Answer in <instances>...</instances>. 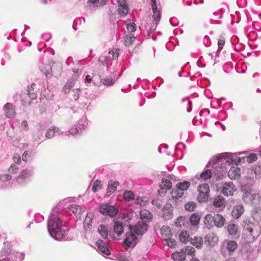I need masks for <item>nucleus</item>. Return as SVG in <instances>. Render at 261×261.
I'll return each mask as SVG.
<instances>
[{
	"label": "nucleus",
	"instance_id": "nucleus-1",
	"mask_svg": "<svg viewBox=\"0 0 261 261\" xmlns=\"http://www.w3.org/2000/svg\"><path fill=\"white\" fill-rule=\"evenodd\" d=\"M48 229L51 236L57 240H61L66 235L68 228L65 223L58 216H51L48 220Z\"/></svg>",
	"mask_w": 261,
	"mask_h": 261
},
{
	"label": "nucleus",
	"instance_id": "nucleus-2",
	"mask_svg": "<svg viewBox=\"0 0 261 261\" xmlns=\"http://www.w3.org/2000/svg\"><path fill=\"white\" fill-rule=\"evenodd\" d=\"M242 198L246 203L256 204L259 202L260 196L259 193L249 190L244 193Z\"/></svg>",
	"mask_w": 261,
	"mask_h": 261
},
{
	"label": "nucleus",
	"instance_id": "nucleus-3",
	"mask_svg": "<svg viewBox=\"0 0 261 261\" xmlns=\"http://www.w3.org/2000/svg\"><path fill=\"white\" fill-rule=\"evenodd\" d=\"M199 194L198 199L200 202H206L209 198L210 187L208 184H203L200 185L198 187Z\"/></svg>",
	"mask_w": 261,
	"mask_h": 261
},
{
	"label": "nucleus",
	"instance_id": "nucleus-4",
	"mask_svg": "<svg viewBox=\"0 0 261 261\" xmlns=\"http://www.w3.org/2000/svg\"><path fill=\"white\" fill-rule=\"evenodd\" d=\"M130 231L126 232L124 244L127 248L134 247L137 244V238L133 232V227L129 226Z\"/></svg>",
	"mask_w": 261,
	"mask_h": 261
},
{
	"label": "nucleus",
	"instance_id": "nucleus-5",
	"mask_svg": "<svg viewBox=\"0 0 261 261\" xmlns=\"http://www.w3.org/2000/svg\"><path fill=\"white\" fill-rule=\"evenodd\" d=\"M237 191L236 186L232 182H225L221 189V192L225 196H232Z\"/></svg>",
	"mask_w": 261,
	"mask_h": 261
},
{
	"label": "nucleus",
	"instance_id": "nucleus-6",
	"mask_svg": "<svg viewBox=\"0 0 261 261\" xmlns=\"http://www.w3.org/2000/svg\"><path fill=\"white\" fill-rule=\"evenodd\" d=\"M100 212L103 214L114 217L118 213V210L113 205H110L108 204H102L100 205Z\"/></svg>",
	"mask_w": 261,
	"mask_h": 261
},
{
	"label": "nucleus",
	"instance_id": "nucleus-7",
	"mask_svg": "<svg viewBox=\"0 0 261 261\" xmlns=\"http://www.w3.org/2000/svg\"><path fill=\"white\" fill-rule=\"evenodd\" d=\"M148 228V225L146 222L140 221L133 227L134 233L137 235H142L146 232Z\"/></svg>",
	"mask_w": 261,
	"mask_h": 261
},
{
	"label": "nucleus",
	"instance_id": "nucleus-8",
	"mask_svg": "<svg viewBox=\"0 0 261 261\" xmlns=\"http://www.w3.org/2000/svg\"><path fill=\"white\" fill-rule=\"evenodd\" d=\"M246 239L248 242L253 241L256 238L259 236V232L258 231H254V229L248 226L245 230Z\"/></svg>",
	"mask_w": 261,
	"mask_h": 261
},
{
	"label": "nucleus",
	"instance_id": "nucleus-9",
	"mask_svg": "<svg viewBox=\"0 0 261 261\" xmlns=\"http://www.w3.org/2000/svg\"><path fill=\"white\" fill-rule=\"evenodd\" d=\"M119 4L118 8V12L119 14L122 16H125L128 12V7L126 4L125 0H118Z\"/></svg>",
	"mask_w": 261,
	"mask_h": 261
},
{
	"label": "nucleus",
	"instance_id": "nucleus-10",
	"mask_svg": "<svg viewBox=\"0 0 261 261\" xmlns=\"http://www.w3.org/2000/svg\"><path fill=\"white\" fill-rule=\"evenodd\" d=\"M68 208L74 214L77 219H81V216L84 212L81 206L73 204H70Z\"/></svg>",
	"mask_w": 261,
	"mask_h": 261
},
{
	"label": "nucleus",
	"instance_id": "nucleus-11",
	"mask_svg": "<svg viewBox=\"0 0 261 261\" xmlns=\"http://www.w3.org/2000/svg\"><path fill=\"white\" fill-rule=\"evenodd\" d=\"M218 240V237L214 233H210L205 237V243L210 246H214Z\"/></svg>",
	"mask_w": 261,
	"mask_h": 261
},
{
	"label": "nucleus",
	"instance_id": "nucleus-12",
	"mask_svg": "<svg viewBox=\"0 0 261 261\" xmlns=\"http://www.w3.org/2000/svg\"><path fill=\"white\" fill-rule=\"evenodd\" d=\"M5 115L8 118L14 117L16 115L15 108L12 103H7L4 106Z\"/></svg>",
	"mask_w": 261,
	"mask_h": 261
},
{
	"label": "nucleus",
	"instance_id": "nucleus-13",
	"mask_svg": "<svg viewBox=\"0 0 261 261\" xmlns=\"http://www.w3.org/2000/svg\"><path fill=\"white\" fill-rule=\"evenodd\" d=\"M93 215L91 212H88L84 221V227L86 231H91L92 229L91 223Z\"/></svg>",
	"mask_w": 261,
	"mask_h": 261
},
{
	"label": "nucleus",
	"instance_id": "nucleus-14",
	"mask_svg": "<svg viewBox=\"0 0 261 261\" xmlns=\"http://www.w3.org/2000/svg\"><path fill=\"white\" fill-rule=\"evenodd\" d=\"M228 176L231 179H236L240 177L241 171L238 167H232L228 172Z\"/></svg>",
	"mask_w": 261,
	"mask_h": 261
},
{
	"label": "nucleus",
	"instance_id": "nucleus-15",
	"mask_svg": "<svg viewBox=\"0 0 261 261\" xmlns=\"http://www.w3.org/2000/svg\"><path fill=\"white\" fill-rule=\"evenodd\" d=\"M244 211V207L241 205H237L233 207L231 212L232 216L236 219H238L243 214Z\"/></svg>",
	"mask_w": 261,
	"mask_h": 261
},
{
	"label": "nucleus",
	"instance_id": "nucleus-16",
	"mask_svg": "<svg viewBox=\"0 0 261 261\" xmlns=\"http://www.w3.org/2000/svg\"><path fill=\"white\" fill-rule=\"evenodd\" d=\"M30 174V170L28 169L23 170L16 178L17 183L19 185H22L24 182L25 179Z\"/></svg>",
	"mask_w": 261,
	"mask_h": 261
},
{
	"label": "nucleus",
	"instance_id": "nucleus-17",
	"mask_svg": "<svg viewBox=\"0 0 261 261\" xmlns=\"http://www.w3.org/2000/svg\"><path fill=\"white\" fill-rule=\"evenodd\" d=\"M161 233L165 240H168L172 236L171 229L168 226H163L161 229Z\"/></svg>",
	"mask_w": 261,
	"mask_h": 261
},
{
	"label": "nucleus",
	"instance_id": "nucleus-18",
	"mask_svg": "<svg viewBox=\"0 0 261 261\" xmlns=\"http://www.w3.org/2000/svg\"><path fill=\"white\" fill-rule=\"evenodd\" d=\"M190 242L197 248H201L203 244V240L202 237L195 236L190 238Z\"/></svg>",
	"mask_w": 261,
	"mask_h": 261
},
{
	"label": "nucleus",
	"instance_id": "nucleus-19",
	"mask_svg": "<svg viewBox=\"0 0 261 261\" xmlns=\"http://www.w3.org/2000/svg\"><path fill=\"white\" fill-rule=\"evenodd\" d=\"M213 205L215 207H224L225 205V199L221 195L216 196L214 199Z\"/></svg>",
	"mask_w": 261,
	"mask_h": 261
},
{
	"label": "nucleus",
	"instance_id": "nucleus-20",
	"mask_svg": "<svg viewBox=\"0 0 261 261\" xmlns=\"http://www.w3.org/2000/svg\"><path fill=\"white\" fill-rule=\"evenodd\" d=\"M214 224L217 227H222L224 226L225 219L220 214H216L214 216Z\"/></svg>",
	"mask_w": 261,
	"mask_h": 261
},
{
	"label": "nucleus",
	"instance_id": "nucleus-21",
	"mask_svg": "<svg viewBox=\"0 0 261 261\" xmlns=\"http://www.w3.org/2000/svg\"><path fill=\"white\" fill-rule=\"evenodd\" d=\"M204 224L207 228H212L215 225L214 216L211 214L206 215L204 218Z\"/></svg>",
	"mask_w": 261,
	"mask_h": 261
},
{
	"label": "nucleus",
	"instance_id": "nucleus-22",
	"mask_svg": "<svg viewBox=\"0 0 261 261\" xmlns=\"http://www.w3.org/2000/svg\"><path fill=\"white\" fill-rule=\"evenodd\" d=\"M172 258L174 261H184L186 258L184 250L181 249L179 252H175L172 254Z\"/></svg>",
	"mask_w": 261,
	"mask_h": 261
},
{
	"label": "nucleus",
	"instance_id": "nucleus-23",
	"mask_svg": "<svg viewBox=\"0 0 261 261\" xmlns=\"http://www.w3.org/2000/svg\"><path fill=\"white\" fill-rule=\"evenodd\" d=\"M96 246L103 253L108 255L110 254V251L106 245V243L101 240H98L96 242Z\"/></svg>",
	"mask_w": 261,
	"mask_h": 261
},
{
	"label": "nucleus",
	"instance_id": "nucleus-24",
	"mask_svg": "<svg viewBox=\"0 0 261 261\" xmlns=\"http://www.w3.org/2000/svg\"><path fill=\"white\" fill-rule=\"evenodd\" d=\"M114 231L120 236L123 232V225L122 222L120 221H115L114 224Z\"/></svg>",
	"mask_w": 261,
	"mask_h": 261
},
{
	"label": "nucleus",
	"instance_id": "nucleus-25",
	"mask_svg": "<svg viewBox=\"0 0 261 261\" xmlns=\"http://www.w3.org/2000/svg\"><path fill=\"white\" fill-rule=\"evenodd\" d=\"M140 214V218L142 220H146L147 222H148L152 219L151 213L146 209H143L141 210Z\"/></svg>",
	"mask_w": 261,
	"mask_h": 261
},
{
	"label": "nucleus",
	"instance_id": "nucleus-26",
	"mask_svg": "<svg viewBox=\"0 0 261 261\" xmlns=\"http://www.w3.org/2000/svg\"><path fill=\"white\" fill-rule=\"evenodd\" d=\"M252 217L253 219L256 221H261V206H257L252 211Z\"/></svg>",
	"mask_w": 261,
	"mask_h": 261
},
{
	"label": "nucleus",
	"instance_id": "nucleus-27",
	"mask_svg": "<svg viewBox=\"0 0 261 261\" xmlns=\"http://www.w3.org/2000/svg\"><path fill=\"white\" fill-rule=\"evenodd\" d=\"M97 231L104 239L108 238L109 231L106 226L100 225L98 227Z\"/></svg>",
	"mask_w": 261,
	"mask_h": 261
},
{
	"label": "nucleus",
	"instance_id": "nucleus-28",
	"mask_svg": "<svg viewBox=\"0 0 261 261\" xmlns=\"http://www.w3.org/2000/svg\"><path fill=\"white\" fill-rule=\"evenodd\" d=\"M59 128L56 127L55 126H51L49 128H48L45 134L46 138L48 139H50L53 138L55 136V133H57L59 132Z\"/></svg>",
	"mask_w": 261,
	"mask_h": 261
},
{
	"label": "nucleus",
	"instance_id": "nucleus-29",
	"mask_svg": "<svg viewBox=\"0 0 261 261\" xmlns=\"http://www.w3.org/2000/svg\"><path fill=\"white\" fill-rule=\"evenodd\" d=\"M200 217L198 213H194L190 217V222L192 226H197L200 221Z\"/></svg>",
	"mask_w": 261,
	"mask_h": 261
},
{
	"label": "nucleus",
	"instance_id": "nucleus-30",
	"mask_svg": "<svg viewBox=\"0 0 261 261\" xmlns=\"http://www.w3.org/2000/svg\"><path fill=\"white\" fill-rule=\"evenodd\" d=\"M135 40V37L134 34L129 33L124 37V43L127 46L131 45Z\"/></svg>",
	"mask_w": 261,
	"mask_h": 261
},
{
	"label": "nucleus",
	"instance_id": "nucleus-31",
	"mask_svg": "<svg viewBox=\"0 0 261 261\" xmlns=\"http://www.w3.org/2000/svg\"><path fill=\"white\" fill-rule=\"evenodd\" d=\"M227 231L229 235L235 236L238 230V226L234 224H230L227 226Z\"/></svg>",
	"mask_w": 261,
	"mask_h": 261
},
{
	"label": "nucleus",
	"instance_id": "nucleus-32",
	"mask_svg": "<svg viewBox=\"0 0 261 261\" xmlns=\"http://www.w3.org/2000/svg\"><path fill=\"white\" fill-rule=\"evenodd\" d=\"M184 193L176 187L175 189L173 190L171 192V195L173 199H177L180 198L183 195Z\"/></svg>",
	"mask_w": 261,
	"mask_h": 261
},
{
	"label": "nucleus",
	"instance_id": "nucleus-33",
	"mask_svg": "<svg viewBox=\"0 0 261 261\" xmlns=\"http://www.w3.org/2000/svg\"><path fill=\"white\" fill-rule=\"evenodd\" d=\"M227 157H228V153L219 154L212 159L210 161V163L215 164L216 163L220 161L222 159L226 158Z\"/></svg>",
	"mask_w": 261,
	"mask_h": 261
},
{
	"label": "nucleus",
	"instance_id": "nucleus-34",
	"mask_svg": "<svg viewBox=\"0 0 261 261\" xmlns=\"http://www.w3.org/2000/svg\"><path fill=\"white\" fill-rule=\"evenodd\" d=\"M119 183L118 181H110L109 183V186H108V193H112V192H114L117 186H118Z\"/></svg>",
	"mask_w": 261,
	"mask_h": 261
},
{
	"label": "nucleus",
	"instance_id": "nucleus-35",
	"mask_svg": "<svg viewBox=\"0 0 261 261\" xmlns=\"http://www.w3.org/2000/svg\"><path fill=\"white\" fill-rule=\"evenodd\" d=\"M179 240L182 243H187L190 241V236L187 231H182L179 236Z\"/></svg>",
	"mask_w": 261,
	"mask_h": 261
},
{
	"label": "nucleus",
	"instance_id": "nucleus-36",
	"mask_svg": "<svg viewBox=\"0 0 261 261\" xmlns=\"http://www.w3.org/2000/svg\"><path fill=\"white\" fill-rule=\"evenodd\" d=\"M238 244L234 241H230L227 242L226 245V248L229 252L234 251L237 248Z\"/></svg>",
	"mask_w": 261,
	"mask_h": 261
},
{
	"label": "nucleus",
	"instance_id": "nucleus-37",
	"mask_svg": "<svg viewBox=\"0 0 261 261\" xmlns=\"http://www.w3.org/2000/svg\"><path fill=\"white\" fill-rule=\"evenodd\" d=\"M190 183L189 181H185L183 182H180L176 185V187L180 189L183 193L187 190L190 187Z\"/></svg>",
	"mask_w": 261,
	"mask_h": 261
},
{
	"label": "nucleus",
	"instance_id": "nucleus-38",
	"mask_svg": "<svg viewBox=\"0 0 261 261\" xmlns=\"http://www.w3.org/2000/svg\"><path fill=\"white\" fill-rule=\"evenodd\" d=\"M74 85V82L72 80H69L68 81L67 83L63 88V91L65 93H69L70 88L73 87Z\"/></svg>",
	"mask_w": 261,
	"mask_h": 261
},
{
	"label": "nucleus",
	"instance_id": "nucleus-39",
	"mask_svg": "<svg viewBox=\"0 0 261 261\" xmlns=\"http://www.w3.org/2000/svg\"><path fill=\"white\" fill-rule=\"evenodd\" d=\"M153 11V15L152 18L153 21L155 22V24H158L159 22L161 20V13L159 10H157L156 11Z\"/></svg>",
	"mask_w": 261,
	"mask_h": 261
},
{
	"label": "nucleus",
	"instance_id": "nucleus-40",
	"mask_svg": "<svg viewBox=\"0 0 261 261\" xmlns=\"http://www.w3.org/2000/svg\"><path fill=\"white\" fill-rule=\"evenodd\" d=\"M20 98L23 105L24 106L28 103H30V100L31 99L26 92H22L20 94Z\"/></svg>",
	"mask_w": 261,
	"mask_h": 261
},
{
	"label": "nucleus",
	"instance_id": "nucleus-41",
	"mask_svg": "<svg viewBox=\"0 0 261 261\" xmlns=\"http://www.w3.org/2000/svg\"><path fill=\"white\" fill-rule=\"evenodd\" d=\"M212 176V172L210 169L206 170L200 174V177L205 180L211 178Z\"/></svg>",
	"mask_w": 261,
	"mask_h": 261
},
{
	"label": "nucleus",
	"instance_id": "nucleus-42",
	"mask_svg": "<svg viewBox=\"0 0 261 261\" xmlns=\"http://www.w3.org/2000/svg\"><path fill=\"white\" fill-rule=\"evenodd\" d=\"M123 197L127 201H130L135 198V195L132 191H125L123 194Z\"/></svg>",
	"mask_w": 261,
	"mask_h": 261
},
{
	"label": "nucleus",
	"instance_id": "nucleus-43",
	"mask_svg": "<svg viewBox=\"0 0 261 261\" xmlns=\"http://www.w3.org/2000/svg\"><path fill=\"white\" fill-rule=\"evenodd\" d=\"M69 132L70 134L72 135H76L82 132V128L81 127V125L77 124L76 125H74L73 127L71 128Z\"/></svg>",
	"mask_w": 261,
	"mask_h": 261
},
{
	"label": "nucleus",
	"instance_id": "nucleus-44",
	"mask_svg": "<svg viewBox=\"0 0 261 261\" xmlns=\"http://www.w3.org/2000/svg\"><path fill=\"white\" fill-rule=\"evenodd\" d=\"M196 207V204L193 201H190L185 204V208L189 211H194Z\"/></svg>",
	"mask_w": 261,
	"mask_h": 261
},
{
	"label": "nucleus",
	"instance_id": "nucleus-45",
	"mask_svg": "<svg viewBox=\"0 0 261 261\" xmlns=\"http://www.w3.org/2000/svg\"><path fill=\"white\" fill-rule=\"evenodd\" d=\"M182 249L184 250V252L185 255L186 254L190 255L192 256L195 255V249L194 248L191 246H187L185 248Z\"/></svg>",
	"mask_w": 261,
	"mask_h": 261
},
{
	"label": "nucleus",
	"instance_id": "nucleus-46",
	"mask_svg": "<svg viewBox=\"0 0 261 261\" xmlns=\"http://www.w3.org/2000/svg\"><path fill=\"white\" fill-rule=\"evenodd\" d=\"M162 188H166L169 190L172 187V183L170 180L167 179H162V184L160 186Z\"/></svg>",
	"mask_w": 261,
	"mask_h": 261
},
{
	"label": "nucleus",
	"instance_id": "nucleus-47",
	"mask_svg": "<svg viewBox=\"0 0 261 261\" xmlns=\"http://www.w3.org/2000/svg\"><path fill=\"white\" fill-rule=\"evenodd\" d=\"M32 86H29L28 87L27 91V94L29 95V97L31 100L34 99L36 98L37 95L36 94L33 92L34 89H32Z\"/></svg>",
	"mask_w": 261,
	"mask_h": 261
},
{
	"label": "nucleus",
	"instance_id": "nucleus-48",
	"mask_svg": "<svg viewBox=\"0 0 261 261\" xmlns=\"http://www.w3.org/2000/svg\"><path fill=\"white\" fill-rule=\"evenodd\" d=\"M101 182L100 181L98 180H96L93 183L92 186V191L94 192H96L97 191L101 189Z\"/></svg>",
	"mask_w": 261,
	"mask_h": 261
},
{
	"label": "nucleus",
	"instance_id": "nucleus-49",
	"mask_svg": "<svg viewBox=\"0 0 261 261\" xmlns=\"http://www.w3.org/2000/svg\"><path fill=\"white\" fill-rule=\"evenodd\" d=\"M89 2L93 4H98V6H102L106 4L107 0H89Z\"/></svg>",
	"mask_w": 261,
	"mask_h": 261
},
{
	"label": "nucleus",
	"instance_id": "nucleus-50",
	"mask_svg": "<svg viewBox=\"0 0 261 261\" xmlns=\"http://www.w3.org/2000/svg\"><path fill=\"white\" fill-rule=\"evenodd\" d=\"M225 44V40L223 37L221 36L218 42V50L220 51Z\"/></svg>",
	"mask_w": 261,
	"mask_h": 261
},
{
	"label": "nucleus",
	"instance_id": "nucleus-51",
	"mask_svg": "<svg viewBox=\"0 0 261 261\" xmlns=\"http://www.w3.org/2000/svg\"><path fill=\"white\" fill-rule=\"evenodd\" d=\"M80 92V89L79 88L74 89L72 90V97L74 100H76L79 98Z\"/></svg>",
	"mask_w": 261,
	"mask_h": 261
},
{
	"label": "nucleus",
	"instance_id": "nucleus-52",
	"mask_svg": "<svg viewBox=\"0 0 261 261\" xmlns=\"http://www.w3.org/2000/svg\"><path fill=\"white\" fill-rule=\"evenodd\" d=\"M102 84L108 86L113 85L114 83L113 80L112 78L104 79L101 80Z\"/></svg>",
	"mask_w": 261,
	"mask_h": 261
},
{
	"label": "nucleus",
	"instance_id": "nucleus-53",
	"mask_svg": "<svg viewBox=\"0 0 261 261\" xmlns=\"http://www.w3.org/2000/svg\"><path fill=\"white\" fill-rule=\"evenodd\" d=\"M126 28L128 32H133L136 30V25L135 23H130L127 25Z\"/></svg>",
	"mask_w": 261,
	"mask_h": 261
},
{
	"label": "nucleus",
	"instance_id": "nucleus-54",
	"mask_svg": "<svg viewBox=\"0 0 261 261\" xmlns=\"http://www.w3.org/2000/svg\"><path fill=\"white\" fill-rule=\"evenodd\" d=\"M257 160V155L255 153H252L247 157V161L249 163L254 162Z\"/></svg>",
	"mask_w": 261,
	"mask_h": 261
},
{
	"label": "nucleus",
	"instance_id": "nucleus-55",
	"mask_svg": "<svg viewBox=\"0 0 261 261\" xmlns=\"http://www.w3.org/2000/svg\"><path fill=\"white\" fill-rule=\"evenodd\" d=\"M12 176L9 174H2L0 175V180L5 181L11 179Z\"/></svg>",
	"mask_w": 261,
	"mask_h": 261
},
{
	"label": "nucleus",
	"instance_id": "nucleus-56",
	"mask_svg": "<svg viewBox=\"0 0 261 261\" xmlns=\"http://www.w3.org/2000/svg\"><path fill=\"white\" fill-rule=\"evenodd\" d=\"M147 202L146 198L145 197L138 198L136 199V203L141 205H145Z\"/></svg>",
	"mask_w": 261,
	"mask_h": 261
},
{
	"label": "nucleus",
	"instance_id": "nucleus-57",
	"mask_svg": "<svg viewBox=\"0 0 261 261\" xmlns=\"http://www.w3.org/2000/svg\"><path fill=\"white\" fill-rule=\"evenodd\" d=\"M19 170V168L18 167H17L15 165H11L9 168V172L12 174L16 173Z\"/></svg>",
	"mask_w": 261,
	"mask_h": 261
},
{
	"label": "nucleus",
	"instance_id": "nucleus-58",
	"mask_svg": "<svg viewBox=\"0 0 261 261\" xmlns=\"http://www.w3.org/2000/svg\"><path fill=\"white\" fill-rule=\"evenodd\" d=\"M46 68L48 70H47L45 72H44V73L46 75V77H50L51 75L53 74L50 66L49 65H47L46 66Z\"/></svg>",
	"mask_w": 261,
	"mask_h": 261
},
{
	"label": "nucleus",
	"instance_id": "nucleus-59",
	"mask_svg": "<svg viewBox=\"0 0 261 261\" xmlns=\"http://www.w3.org/2000/svg\"><path fill=\"white\" fill-rule=\"evenodd\" d=\"M167 241V243L168 246H170L171 247H173L176 245V242L174 240H172L170 239H169L168 240H166Z\"/></svg>",
	"mask_w": 261,
	"mask_h": 261
},
{
	"label": "nucleus",
	"instance_id": "nucleus-60",
	"mask_svg": "<svg viewBox=\"0 0 261 261\" xmlns=\"http://www.w3.org/2000/svg\"><path fill=\"white\" fill-rule=\"evenodd\" d=\"M151 5L152 11H156L157 10H158L156 6V0H151Z\"/></svg>",
	"mask_w": 261,
	"mask_h": 261
},
{
	"label": "nucleus",
	"instance_id": "nucleus-61",
	"mask_svg": "<svg viewBox=\"0 0 261 261\" xmlns=\"http://www.w3.org/2000/svg\"><path fill=\"white\" fill-rule=\"evenodd\" d=\"M227 162L229 163L237 164L240 162V159H228Z\"/></svg>",
	"mask_w": 261,
	"mask_h": 261
},
{
	"label": "nucleus",
	"instance_id": "nucleus-62",
	"mask_svg": "<svg viewBox=\"0 0 261 261\" xmlns=\"http://www.w3.org/2000/svg\"><path fill=\"white\" fill-rule=\"evenodd\" d=\"M109 53L112 55L113 59H117L118 57V54L113 50L109 51Z\"/></svg>",
	"mask_w": 261,
	"mask_h": 261
},
{
	"label": "nucleus",
	"instance_id": "nucleus-63",
	"mask_svg": "<svg viewBox=\"0 0 261 261\" xmlns=\"http://www.w3.org/2000/svg\"><path fill=\"white\" fill-rule=\"evenodd\" d=\"M21 125L23 127V129L25 130H27L28 129V124L27 121L23 120L21 123Z\"/></svg>",
	"mask_w": 261,
	"mask_h": 261
},
{
	"label": "nucleus",
	"instance_id": "nucleus-64",
	"mask_svg": "<svg viewBox=\"0 0 261 261\" xmlns=\"http://www.w3.org/2000/svg\"><path fill=\"white\" fill-rule=\"evenodd\" d=\"M28 156H29L28 152L27 151H24L22 155V160L24 161H27Z\"/></svg>",
	"mask_w": 261,
	"mask_h": 261
}]
</instances>
